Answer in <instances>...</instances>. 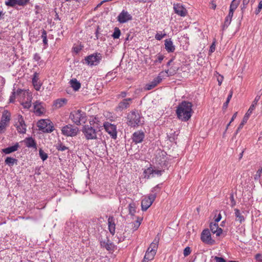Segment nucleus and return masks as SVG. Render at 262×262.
<instances>
[{"label": "nucleus", "mask_w": 262, "mask_h": 262, "mask_svg": "<svg viewBox=\"0 0 262 262\" xmlns=\"http://www.w3.org/2000/svg\"><path fill=\"white\" fill-rule=\"evenodd\" d=\"M192 104L187 101H183L176 110L178 118L182 121H188L191 117Z\"/></svg>", "instance_id": "1"}, {"label": "nucleus", "mask_w": 262, "mask_h": 262, "mask_svg": "<svg viewBox=\"0 0 262 262\" xmlns=\"http://www.w3.org/2000/svg\"><path fill=\"white\" fill-rule=\"evenodd\" d=\"M70 118L77 125L84 123L86 121L85 113L80 110L72 112L70 115Z\"/></svg>", "instance_id": "2"}, {"label": "nucleus", "mask_w": 262, "mask_h": 262, "mask_svg": "<svg viewBox=\"0 0 262 262\" xmlns=\"http://www.w3.org/2000/svg\"><path fill=\"white\" fill-rule=\"evenodd\" d=\"M37 126L43 133H51L54 130L52 122L49 120L41 119L37 122Z\"/></svg>", "instance_id": "3"}, {"label": "nucleus", "mask_w": 262, "mask_h": 262, "mask_svg": "<svg viewBox=\"0 0 262 262\" xmlns=\"http://www.w3.org/2000/svg\"><path fill=\"white\" fill-rule=\"evenodd\" d=\"M78 132L77 127L74 126L71 124H68L62 128V134L68 137H74L77 135Z\"/></svg>", "instance_id": "4"}, {"label": "nucleus", "mask_w": 262, "mask_h": 262, "mask_svg": "<svg viewBox=\"0 0 262 262\" xmlns=\"http://www.w3.org/2000/svg\"><path fill=\"white\" fill-rule=\"evenodd\" d=\"M102 59V55L100 53H96L85 57V62L90 66L97 65Z\"/></svg>", "instance_id": "5"}, {"label": "nucleus", "mask_w": 262, "mask_h": 262, "mask_svg": "<svg viewBox=\"0 0 262 262\" xmlns=\"http://www.w3.org/2000/svg\"><path fill=\"white\" fill-rule=\"evenodd\" d=\"M82 132L87 140H92L97 138L96 130L91 125H85L83 126Z\"/></svg>", "instance_id": "6"}, {"label": "nucleus", "mask_w": 262, "mask_h": 262, "mask_svg": "<svg viewBox=\"0 0 262 262\" xmlns=\"http://www.w3.org/2000/svg\"><path fill=\"white\" fill-rule=\"evenodd\" d=\"M103 126L105 130L113 139H116L117 137V129L115 125L111 124L108 122H105L103 123Z\"/></svg>", "instance_id": "7"}, {"label": "nucleus", "mask_w": 262, "mask_h": 262, "mask_svg": "<svg viewBox=\"0 0 262 262\" xmlns=\"http://www.w3.org/2000/svg\"><path fill=\"white\" fill-rule=\"evenodd\" d=\"M15 126L17 132L20 134H25L26 132V125L23 116L20 115L18 116V121L16 122Z\"/></svg>", "instance_id": "8"}, {"label": "nucleus", "mask_w": 262, "mask_h": 262, "mask_svg": "<svg viewBox=\"0 0 262 262\" xmlns=\"http://www.w3.org/2000/svg\"><path fill=\"white\" fill-rule=\"evenodd\" d=\"M201 239L203 242L207 244H212L214 241L212 239L209 229H204L201 233Z\"/></svg>", "instance_id": "9"}, {"label": "nucleus", "mask_w": 262, "mask_h": 262, "mask_svg": "<svg viewBox=\"0 0 262 262\" xmlns=\"http://www.w3.org/2000/svg\"><path fill=\"white\" fill-rule=\"evenodd\" d=\"M173 9L178 15L181 16H185L187 14V10L180 3L174 4Z\"/></svg>", "instance_id": "10"}, {"label": "nucleus", "mask_w": 262, "mask_h": 262, "mask_svg": "<svg viewBox=\"0 0 262 262\" xmlns=\"http://www.w3.org/2000/svg\"><path fill=\"white\" fill-rule=\"evenodd\" d=\"M130 101L131 98H130L123 99L119 103L118 105L116 107V111L117 112H121L129 107Z\"/></svg>", "instance_id": "11"}, {"label": "nucleus", "mask_w": 262, "mask_h": 262, "mask_svg": "<svg viewBox=\"0 0 262 262\" xmlns=\"http://www.w3.org/2000/svg\"><path fill=\"white\" fill-rule=\"evenodd\" d=\"M155 198H144L141 202L142 210L145 211L150 207Z\"/></svg>", "instance_id": "12"}, {"label": "nucleus", "mask_w": 262, "mask_h": 262, "mask_svg": "<svg viewBox=\"0 0 262 262\" xmlns=\"http://www.w3.org/2000/svg\"><path fill=\"white\" fill-rule=\"evenodd\" d=\"M145 137L144 133L142 130L135 132L133 134L132 140L135 143H141Z\"/></svg>", "instance_id": "13"}, {"label": "nucleus", "mask_w": 262, "mask_h": 262, "mask_svg": "<svg viewBox=\"0 0 262 262\" xmlns=\"http://www.w3.org/2000/svg\"><path fill=\"white\" fill-rule=\"evenodd\" d=\"M130 19L131 16L130 14L124 10H122L117 17L118 21L121 24L125 23Z\"/></svg>", "instance_id": "14"}, {"label": "nucleus", "mask_w": 262, "mask_h": 262, "mask_svg": "<svg viewBox=\"0 0 262 262\" xmlns=\"http://www.w3.org/2000/svg\"><path fill=\"white\" fill-rule=\"evenodd\" d=\"M108 229L110 233L114 235L116 231L115 219L113 216H110L108 218Z\"/></svg>", "instance_id": "15"}, {"label": "nucleus", "mask_w": 262, "mask_h": 262, "mask_svg": "<svg viewBox=\"0 0 262 262\" xmlns=\"http://www.w3.org/2000/svg\"><path fill=\"white\" fill-rule=\"evenodd\" d=\"M132 220L134 221V226H132V230H137L140 226L143 220L142 216H137L132 214Z\"/></svg>", "instance_id": "16"}, {"label": "nucleus", "mask_w": 262, "mask_h": 262, "mask_svg": "<svg viewBox=\"0 0 262 262\" xmlns=\"http://www.w3.org/2000/svg\"><path fill=\"white\" fill-rule=\"evenodd\" d=\"M210 228L211 232L216 236H220L223 232L222 228L219 227L218 224L215 222L210 223Z\"/></svg>", "instance_id": "17"}, {"label": "nucleus", "mask_w": 262, "mask_h": 262, "mask_svg": "<svg viewBox=\"0 0 262 262\" xmlns=\"http://www.w3.org/2000/svg\"><path fill=\"white\" fill-rule=\"evenodd\" d=\"M100 246L101 247L105 248L107 251H113L115 248L114 244L108 239H107L106 241H101Z\"/></svg>", "instance_id": "18"}, {"label": "nucleus", "mask_w": 262, "mask_h": 262, "mask_svg": "<svg viewBox=\"0 0 262 262\" xmlns=\"http://www.w3.org/2000/svg\"><path fill=\"white\" fill-rule=\"evenodd\" d=\"M11 114L7 110H5L3 113L2 117L0 121V123L7 125V123L10 120Z\"/></svg>", "instance_id": "19"}, {"label": "nucleus", "mask_w": 262, "mask_h": 262, "mask_svg": "<svg viewBox=\"0 0 262 262\" xmlns=\"http://www.w3.org/2000/svg\"><path fill=\"white\" fill-rule=\"evenodd\" d=\"M156 253L157 252L156 251L147 249L142 262H148L149 261L152 260L154 258Z\"/></svg>", "instance_id": "20"}, {"label": "nucleus", "mask_w": 262, "mask_h": 262, "mask_svg": "<svg viewBox=\"0 0 262 262\" xmlns=\"http://www.w3.org/2000/svg\"><path fill=\"white\" fill-rule=\"evenodd\" d=\"M42 104V102L39 101H36L34 103V109L35 112L39 115L42 114L45 111Z\"/></svg>", "instance_id": "21"}, {"label": "nucleus", "mask_w": 262, "mask_h": 262, "mask_svg": "<svg viewBox=\"0 0 262 262\" xmlns=\"http://www.w3.org/2000/svg\"><path fill=\"white\" fill-rule=\"evenodd\" d=\"M140 116L139 113L132 112V126H138L142 124L140 121Z\"/></svg>", "instance_id": "22"}, {"label": "nucleus", "mask_w": 262, "mask_h": 262, "mask_svg": "<svg viewBox=\"0 0 262 262\" xmlns=\"http://www.w3.org/2000/svg\"><path fill=\"white\" fill-rule=\"evenodd\" d=\"M165 48L168 53L173 52L175 50V46L173 45L170 39L165 40Z\"/></svg>", "instance_id": "23"}, {"label": "nucleus", "mask_w": 262, "mask_h": 262, "mask_svg": "<svg viewBox=\"0 0 262 262\" xmlns=\"http://www.w3.org/2000/svg\"><path fill=\"white\" fill-rule=\"evenodd\" d=\"M39 79L38 75L37 73H35L32 79L33 85L36 91H39L41 86V84L38 81Z\"/></svg>", "instance_id": "24"}, {"label": "nucleus", "mask_w": 262, "mask_h": 262, "mask_svg": "<svg viewBox=\"0 0 262 262\" xmlns=\"http://www.w3.org/2000/svg\"><path fill=\"white\" fill-rule=\"evenodd\" d=\"M160 241V237L158 235L155 238L154 241L150 244L147 249L157 252L158 248V244Z\"/></svg>", "instance_id": "25"}, {"label": "nucleus", "mask_w": 262, "mask_h": 262, "mask_svg": "<svg viewBox=\"0 0 262 262\" xmlns=\"http://www.w3.org/2000/svg\"><path fill=\"white\" fill-rule=\"evenodd\" d=\"M164 77V72H161L158 76L156 77L150 83L154 86L156 87L158 84L160 83L163 77Z\"/></svg>", "instance_id": "26"}, {"label": "nucleus", "mask_w": 262, "mask_h": 262, "mask_svg": "<svg viewBox=\"0 0 262 262\" xmlns=\"http://www.w3.org/2000/svg\"><path fill=\"white\" fill-rule=\"evenodd\" d=\"M19 145L18 143H16L14 145L8 147L6 148L2 149V151L5 154H9L11 152H14L17 150Z\"/></svg>", "instance_id": "27"}, {"label": "nucleus", "mask_w": 262, "mask_h": 262, "mask_svg": "<svg viewBox=\"0 0 262 262\" xmlns=\"http://www.w3.org/2000/svg\"><path fill=\"white\" fill-rule=\"evenodd\" d=\"M67 101L68 100L66 98L58 99L54 102V106L55 108H59L66 105Z\"/></svg>", "instance_id": "28"}, {"label": "nucleus", "mask_w": 262, "mask_h": 262, "mask_svg": "<svg viewBox=\"0 0 262 262\" xmlns=\"http://www.w3.org/2000/svg\"><path fill=\"white\" fill-rule=\"evenodd\" d=\"M70 83L71 86L75 91H78L81 87V83L76 78L71 79Z\"/></svg>", "instance_id": "29"}, {"label": "nucleus", "mask_w": 262, "mask_h": 262, "mask_svg": "<svg viewBox=\"0 0 262 262\" xmlns=\"http://www.w3.org/2000/svg\"><path fill=\"white\" fill-rule=\"evenodd\" d=\"M26 145L28 147H33L36 149V143L32 137L27 138L25 140Z\"/></svg>", "instance_id": "30"}, {"label": "nucleus", "mask_w": 262, "mask_h": 262, "mask_svg": "<svg viewBox=\"0 0 262 262\" xmlns=\"http://www.w3.org/2000/svg\"><path fill=\"white\" fill-rule=\"evenodd\" d=\"M234 214L235 216V221L239 222L240 223H242L243 222L245 221L244 216L242 214L240 210L238 209H234Z\"/></svg>", "instance_id": "31"}, {"label": "nucleus", "mask_w": 262, "mask_h": 262, "mask_svg": "<svg viewBox=\"0 0 262 262\" xmlns=\"http://www.w3.org/2000/svg\"><path fill=\"white\" fill-rule=\"evenodd\" d=\"M179 68L177 67H171L169 69L165 70L164 72V76L169 77L170 76L174 75L176 74Z\"/></svg>", "instance_id": "32"}, {"label": "nucleus", "mask_w": 262, "mask_h": 262, "mask_svg": "<svg viewBox=\"0 0 262 262\" xmlns=\"http://www.w3.org/2000/svg\"><path fill=\"white\" fill-rule=\"evenodd\" d=\"M260 97V95H257L256 96V97L254 99V100L252 102V104L251 105L248 111L247 112L248 113V114L251 115L252 114V111L254 110L255 105L257 104V102L259 101Z\"/></svg>", "instance_id": "33"}, {"label": "nucleus", "mask_w": 262, "mask_h": 262, "mask_svg": "<svg viewBox=\"0 0 262 262\" xmlns=\"http://www.w3.org/2000/svg\"><path fill=\"white\" fill-rule=\"evenodd\" d=\"M17 160L11 157H7L5 160V163L6 164L8 165L11 166L14 165L15 163H16Z\"/></svg>", "instance_id": "34"}, {"label": "nucleus", "mask_w": 262, "mask_h": 262, "mask_svg": "<svg viewBox=\"0 0 262 262\" xmlns=\"http://www.w3.org/2000/svg\"><path fill=\"white\" fill-rule=\"evenodd\" d=\"M232 18L227 16L226 17L223 25L222 26V30H224L228 28L231 22Z\"/></svg>", "instance_id": "35"}, {"label": "nucleus", "mask_w": 262, "mask_h": 262, "mask_svg": "<svg viewBox=\"0 0 262 262\" xmlns=\"http://www.w3.org/2000/svg\"><path fill=\"white\" fill-rule=\"evenodd\" d=\"M240 1L241 0H233L230 4V9L235 10L237 8Z\"/></svg>", "instance_id": "36"}, {"label": "nucleus", "mask_w": 262, "mask_h": 262, "mask_svg": "<svg viewBox=\"0 0 262 262\" xmlns=\"http://www.w3.org/2000/svg\"><path fill=\"white\" fill-rule=\"evenodd\" d=\"M17 0H7L5 2V4L7 6L14 7L17 5Z\"/></svg>", "instance_id": "37"}, {"label": "nucleus", "mask_w": 262, "mask_h": 262, "mask_svg": "<svg viewBox=\"0 0 262 262\" xmlns=\"http://www.w3.org/2000/svg\"><path fill=\"white\" fill-rule=\"evenodd\" d=\"M262 173V168L258 169L256 174L254 176V179L255 181L260 182V178Z\"/></svg>", "instance_id": "38"}, {"label": "nucleus", "mask_w": 262, "mask_h": 262, "mask_svg": "<svg viewBox=\"0 0 262 262\" xmlns=\"http://www.w3.org/2000/svg\"><path fill=\"white\" fill-rule=\"evenodd\" d=\"M42 38V41L45 45H47L48 44V40H47V33L46 30L42 29V34L41 36Z\"/></svg>", "instance_id": "39"}, {"label": "nucleus", "mask_w": 262, "mask_h": 262, "mask_svg": "<svg viewBox=\"0 0 262 262\" xmlns=\"http://www.w3.org/2000/svg\"><path fill=\"white\" fill-rule=\"evenodd\" d=\"M39 155L40 158L43 161L46 160L48 157L47 154L44 152L43 150L41 148L39 150Z\"/></svg>", "instance_id": "40"}, {"label": "nucleus", "mask_w": 262, "mask_h": 262, "mask_svg": "<svg viewBox=\"0 0 262 262\" xmlns=\"http://www.w3.org/2000/svg\"><path fill=\"white\" fill-rule=\"evenodd\" d=\"M121 34L120 30L117 27L115 28L114 32L112 35V36L114 39L119 38Z\"/></svg>", "instance_id": "41"}, {"label": "nucleus", "mask_w": 262, "mask_h": 262, "mask_svg": "<svg viewBox=\"0 0 262 262\" xmlns=\"http://www.w3.org/2000/svg\"><path fill=\"white\" fill-rule=\"evenodd\" d=\"M56 149L59 151H64L68 149V147L63 144L60 143L56 146Z\"/></svg>", "instance_id": "42"}, {"label": "nucleus", "mask_w": 262, "mask_h": 262, "mask_svg": "<svg viewBox=\"0 0 262 262\" xmlns=\"http://www.w3.org/2000/svg\"><path fill=\"white\" fill-rule=\"evenodd\" d=\"M153 172L154 169L151 167L147 168L144 171V172L146 174V176L147 175L148 178H149L150 175H152V176H153Z\"/></svg>", "instance_id": "43"}, {"label": "nucleus", "mask_w": 262, "mask_h": 262, "mask_svg": "<svg viewBox=\"0 0 262 262\" xmlns=\"http://www.w3.org/2000/svg\"><path fill=\"white\" fill-rule=\"evenodd\" d=\"M166 34L165 33H157L155 35V38L158 40H161L163 37H164Z\"/></svg>", "instance_id": "44"}, {"label": "nucleus", "mask_w": 262, "mask_h": 262, "mask_svg": "<svg viewBox=\"0 0 262 262\" xmlns=\"http://www.w3.org/2000/svg\"><path fill=\"white\" fill-rule=\"evenodd\" d=\"M30 0H17V5L24 6H26Z\"/></svg>", "instance_id": "45"}, {"label": "nucleus", "mask_w": 262, "mask_h": 262, "mask_svg": "<svg viewBox=\"0 0 262 262\" xmlns=\"http://www.w3.org/2000/svg\"><path fill=\"white\" fill-rule=\"evenodd\" d=\"M191 253V249L189 247H186L183 251V254L184 256H187Z\"/></svg>", "instance_id": "46"}, {"label": "nucleus", "mask_w": 262, "mask_h": 262, "mask_svg": "<svg viewBox=\"0 0 262 262\" xmlns=\"http://www.w3.org/2000/svg\"><path fill=\"white\" fill-rule=\"evenodd\" d=\"M262 9V1H260L258 4L257 9L255 11V14L257 15L261 11Z\"/></svg>", "instance_id": "47"}, {"label": "nucleus", "mask_w": 262, "mask_h": 262, "mask_svg": "<svg viewBox=\"0 0 262 262\" xmlns=\"http://www.w3.org/2000/svg\"><path fill=\"white\" fill-rule=\"evenodd\" d=\"M16 92L15 91H13L12 93V95H11V96L10 97V99H9V102L10 103H13L15 101V97H16Z\"/></svg>", "instance_id": "48"}, {"label": "nucleus", "mask_w": 262, "mask_h": 262, "mask_svg": "<svg viewBox=\"0 0 262 262\" xmlns=\"http://www.w3.org/2000/svg\"><path fill=\"white\" fill-rule=\"evenodd\" d=\"M21 105L25 108H29L31 107V101H26L25 102H23L21 103Z\"/></svg>", "instance_id": "49"}, {"label": "nucleus", "mask_w": 262, "mask_h": 262, "mask_svg": "<svg viewBox=\"0 0 262 262\" xmlns=\"http://www.w3.org/2000/svg\"><path fill=\"white\" fill-rule=\"evenodd\" d=\"M250 116V114H248V113L247 112L243 118L241 123H243V124H245L247 122Z\"/></svg>", "instance_id": "50"}, {"label": "nucleus", "mask_w": 262, "mask_h": 262, "mask_svg": "<svg viewBox=\"0 0 262 262\" xmlns=\"http://www.w3.org/2000/svg\"><path fill=\"white\" fill-rule=\"evenodd\" d=\"M248 176V178L245 180V184H248V185H247L248 186L249 185L252 186L253 185L252 182L251 181L252 177H250L249 176Z\"/></svg>", "instance_id": "51"}, {"label": "nucleus", "mask_w": 262, "mask_h": 262, "mask_svg": "<svg viewBox=\"0 0 262 262\" xmlns=\"http://www.w3.org/2000/svg\"><path fill=\"white\" fill-rule=\"evenodd\" d=\"M255 258L259 262L262 261V255L260 253H257L255 255Z\"/></svg>", "instance_id": "52"}, {"label": "nucleus", "mask_w": 262, "mask_h": 262, "mask_svg": "<svg viewBox=\"0 0 262 262\" xmlns=\"http://www.w3.org/2000/svg\"><path fill=\"white\" fill-rule=\"evenodd\" d=\"M250 0H243V7H242V10L243 11L244 9L246 8V6L249 3Z\"/></svg>", "instance_id": "53"}, {"label": "nucleus", "mask_w": 262, "mask_h": 262, "mask_svg": "<svg viewBox=\"0 0 262 262\" xmlns=\"http://www.w3.org/2000/svg\"><path fill=\"white\" fill-rule=\"evenodd\" d=\"M214 259L216 260V262H226V260L223 257L215 256Z\"/></svg>", "instance_id": "54"}, {"label": "nucleus", "mask_w": 262, "mask_h": 262, "mask_svg": "<svg viewBox=\"0 0 262 262\" xmlns=\"http://www.w3.org/2000/svg\"><path fill=\"white\" fill-rule=\"evenodd\" d=\"M162 172V171L160 170H156V169L154 170V169L153 176H154L155 175L160 176V175H161Z\"/></svg>", "instance_id": "55"}, {"label": "nucleus", "mask_w": 262, "mask_h": 262, "mask_svg": "<svg viewBox=\"0 0 262 262\" xmlns=\"http://www.w3.org/2000/svg\"><path fill=\"white\" fill-rule=\"evenodd\" d=\"M215 42H214L212 43V45L210 47L209 52H210L211 53L215 51Z\"/></svg>", "instance_id": "56"}, {"label": "nucleus", "mask_w": 262, "mask_h": 262, "mask_svg": "<svg viewBox=\"0 0 262 262\" xmlns=\"http://www.w3.org/2000/svg\"><path fill=\"white\" fill-rule=\"evenodd\" d=\"M163 59H164V56L162 55H159L158 56L157 60H156L155 61V62L158 61L159 62H161V61L163 60Z\"/></svg>", "instance_id": "57"}, {"label": "nucleus", "mask_w": 262, "mask_h": 262, "mask_svg": "<svg viewBox=\"0 0 262 262\" xmlns=\"http://www.w3.org/2000/svg\"><path fill=\"white\" fill-rule=\"evenodd\" d=\"M6 127V125L2 124L0 123V133H2L4 132L5 128Z\"/></svg>", "instance_id": "58"}, {"label": "nucleus", "mask_w": 262, "mask_h": 262, "mask_svg": "<svg viewBox=\"0 0 262 262\" xmlns=\"http://www.w3.org/2000/svg\"><path fill=\"white\" fill-rule=\"evenodd\" d=\"M244 124H243V123H241L237 128V129H236V131L235 132V134H237V133L240 131V130L243 127Z\"/></svg>", "instance_id": "59"}, {"label": "nucleus", "mask_w": 262, "mask_h": 262, "mask_svg": "<svg viewBox=\"0 0 262 262\" xmlns=\"http://www.w3.org/2000/svg\"><path fill=\"white\" fill-rule=\"evenodd\" d=\"M234 11V10L230 9H229V13H228V15L227 16L229 17V18H232V17H233V15Z\"/></svg>", "instance_id": "60"}, {"label": "nucleus", "mask_w": 262, "mask_h": 262, "mask_svg": "<svg viewBox=\"0 0 262 262\" xmlns=\"http://www.w3.org/2000/svg\"><path fill=\"white\" fill-rule=\"evenodd\" d=\"M155 86H154L151 83H148L146 85V89L147 90H151L152 89L154 88Z\"/></svg>", "instance_id": "61"}, {"label": "nucleus", "mask_w": 262, "mask_h": 262, "mask_svg": "<svg viewBox=\"0 0 262 262\" xmlns=\"http://www.w3.org/2000/svg\"><path fill=\"white\" fill-rule=\"evenodd\" d=\"M229 102V100H226V102L223 104V108L224 110H226L227 108Z\"/></svg>", "instance_id": "62"}, {"label": "nucleus", "mask_w": 262, "mask_h": 262, "mask_svg": "<svg viewBox=\"0 0 262 262\" xmlns=\"http://www.w3.org/2000/svg\"><path fill=\"white\" fill-rule=\"evenodd\" d=\"M221 218H222L221 214H219L218 215V216L214 219L215 223H217L221 220Z\"/></svg>", "instance_id": "63"}, {"label": "nucleus", "mask_w": 262, "mask_h": 262, "mask_svg": "<svg viewBox=\"0 0 262 262\" xmlns=\"http://www.w3.org/2000/svg\"><path fill=\"white\" fill-rule=\"evenodd\" d=\"M34 59L36 61H38L40 59V57L39 54L37 53L35 54V55L34 56Z\"/></svg>", "instance_id": "64"}]
</instances>
